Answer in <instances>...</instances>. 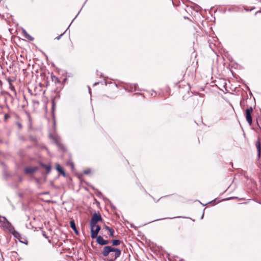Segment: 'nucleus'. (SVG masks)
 I'll return each instance as SVG.
<instances>
[{
    "mask_svg": "<svg viewBox=\"0 0 261 261\" xmlns=\"http://www.w3.org/2000/svg\"><path fill=\"white\" fill-rule=\"evenodd\" d=\"M102 219L100 215L95 213L92 217L90 221V225H97V223L101 221Z\"/></svg>",
    "mask_w": 261,
    "mask_h": 261,
    "instance_id": "20e7f679",
    "label": "nucleus"
},
{
    "mask_svg": "<svg viewBox=\"0 0 261 261\" xmlns=\"http://www.w3.org/2000/svg\"><path fill=\"white\" fill-rule=\"evenodd\" d=\"M91 172V170L89 169L84 171V173L86 174H89Z\"/></svg>",
    "mask_w": 261,
    "mask_h": 261,
    "instance_id": "dca6fc26",
    "label": "nucleus"
},
{
    "mask_svg": "<svg viewBox=\"0 0 261 261\" xmlns=\"http://www.w3.org/2000/svg\"><path fill=\"white\" fill-rule=\"evenodd\" d=\"M96 242L97 243L100 245H104L108 244L109 243V241L108 240H105L103 239V238L101 236L97 237Z\"/></svg>",
    "mask_w": 261,
    "mask_h": 261,
    "instance_id": "423d86ee",
    "label": "nucleus"
},
{
    "mask_svg": "<svg viewBox=\"0 0 261 261\" xmlns=\"http://www.w3.org/2000/svg\"><path fill=\"white\" fill-rule=\"evenodd\" d=\"M54 139L55 142L56 144H57V145L59 148L63 149V147L61 143L60 138H57V137H55V138H54Z\"/></svg>",
    "mask_w": 261,
    "mask_h": 261,
    "instance_id": "1a4fd4ad",
    "label": "nucleus"
},
{
    "mask_svg": "<svg viewBox=\"0 0 261 261\" xmlns=\"http://www.w3.org/2000/svg\"><path fill=\"white\" fill-rule=\"evenodd\" d=\"M22 33L23 34L25 38H27V39H28L30 40H33V38L32 37H31L30 35H29L25 30H24V29L22 30Z\"/></svg>",
    "mask_w": 261,
    "mask_h": 261,
    "instance_id": "9b49d317",
    "label": "nucleus"
},
{
    "mask_svg": "<svg viewBox=\"0 0 261 261\" xmlns=\"http://www.w3.org/2000/svg\"><path fill=\"white\" fill-rule=\"evenodd\" d=\"M36 169L35 168H27L25 169V172L27 173H32L35 172Z\"/></svg>",
    "mask_w": 261,
    "mask_h": 261,
    "instance_id": "f8f14e48",
    "label": "nucleus"
},
{
    "mask_svg": "<svg viewBox=\"0 0 261 261\" xmlns=\"http://www.w3.org/2000/svg\"><path fill=\"white\" fill-rule=\"evenodd\" d=\"M9 231L11 232V233L14 236L15 238L16 239H18V240L20 238V234L16 231L13 227H11V228H9Z\"/></svg>",
    "mask_w": 261,
    "mask_h": 261,
    "instance_id": "0eeeda50",
    "label": "nucleus"
},
{
    "mask_svg": "<svg viewBox=\"0 0 261 261\" xmlns=\"http://www.w3.org/2000/svg\"><path fill=\"white\" fill-rule=\"evenodd\" d=\"M120 241L118 240H115L112 241V244L113 246H118L120 244Z\"/></svg>",
    "mask_w": 261,
    "mask_h": 261,
    "instance_id": "2eb2a0df",
    "label": "nucleus"
},
{
    "mask_svg": "<svg viewBox=\"0 0 261 261\" xmlns=\"http://www.w3.org/2000/svg\"><path fill=\"white\" fill-rule=\"evenodd\" d=\"M0 223L3 225L4 227H5L9 229L12 227L11 223L8 221L5 217H3L2 219H0Z\"/></svg>",
    "mask_w": 261,
    "mask_h": 261,
    "instance_id": "39448f33",
    "label": "nucleus"
},
{
    "mask_svg": "<svg viewBox=\"0 0 261 261\" xmlns=\"http://www.w3.org/2000/svg\"><path fill=\"white\" fill-rule=\"evenodd\" d=\"M18 126H19V127H21V125L20 124L18 125Z\"/></svg>",
    "mask_w": 261,
    "mask_h": 261,
    "instance_id": "6ab92c4d",
    "label": "nucleus"
},
{
    "mask_svg": "<svg viewBox=\"0 0 261 261\" xmlns=\"http://www.w3.org/2000/svg\"><path fill=\"white\" fill-rule=\"evenodd\" d=\"M63 34H64V33H63V34H61V36H62V35H63Z\"/></svg>",
    "mask_w": 261,
    "mask_h": 261,
    "instance_id": "4be33fe9",
    "label": "nucleus"
},
{
    "mask_svg": "<svg viewBox=\"0 0 261 261\" xmlns=\"http://www.w3.org/2000/svg\"><path fill=\"white\" fill-rule=\"evenodd\" d=\"M56 169L57 170L60 172V173H61L63 176H65V172L63 170V169L61 168V167L60 166V165L59 164H57L56 165Z\"/></svg>",
    "mask_w": 261,
    "mask_h": 261,
    "instance_id": "9d476101",
    "label": "nucleus"
},
{
    "mask_svg": "<svg viewBox=\"0 0 261 261\" xmlns=\"http://www.w3.org/2000/svg\"><path fill=\"white\" fill-rule=\"evenodd\" d=\"M61 36H59V37H57V38H56V39H57V40H59V39H60V38H61Z\"/></svg>",
    "mask_w": 261,
    "mask_h": 261,
    "instance_id": "a211bd4d",
    "label": "nucleus"
},
{
    "mask_svg": "<svg viewBox=\"0 0 261 261\" xmlns=\"http://www.w3.org/2000/svg\"><path fill=\"white\" fill-rule=\"evenodd\" d=\"M253 112L252 107L248 108L246 110V119L248 124L251 125L252 124V116L251 114Z\"/></svg>",
    "mask_w": 261,
    "mask_h": 261,
    "instance_id": "7ed1b4c3",
    "label": "nucleus"
},
{
    "mask_svg": "<svg viewBox=\"0 0 261 261\" xmlns=\"http://www.w3.org/2000/svg\"><path fill=\"white\" fill-rule=\"evenodd\" d=\"M89 91L90 92V88H89Z\"/></svg>",
    "mask_w": 261,
    "mask_h": 261,
    "instance_id": "412c9836",
    "label": "nucleus"
},
{
    "mask_svg": "<svg viewBox=\"0 0 261 261\" xmlns=\"http://www.w3.org/2000/svg\"><path fill=\"white\" fill-rule=\"evenodd\" d=\"M46 169L47 170V172H49L50 171V167L49 166H47L46 167Z\"/></svg>",
    "mask_w": 261,
    "mask_h": 261,
    "instance_id": "f3484780",
    "label": "nucleus"
},
{
    "mask_svg": "<svg viewBox=\"0 0 261 261\" xmlns=\"http://www.w3.org/2000/svg\"><path fill=\"white\" fill-rule=\"evenodd\" d=\"M2 216H0V219H2Z\"/></svg>",
    "mask_w": 261,
    "mask_h": 261,
    "instance_id": "aec40b11",
    "label": "nucleus"
},
{
    "mask_svg": "<svg viewBox=\"0 0 261 261\" xmlns=\"http://www.w3.org/2000/svg\"><path fill=\"white\" fill-rule=\"evenodd\" d=\"M70 225L71 228L74 231L75 233L77 234L79 232L76 229L75 222L73 220H72L70 222Z\"/></svg>",
    "mask_w": 261,
    "mask_h": 261,
    "instance_id": "6e6552de",
    "label": "nucleus"
},
{
    "mask_svg": "<svg viewBox=\"0 0 261 261\" xmlns=\"http://www.w3.org/2000/svg\"><path fill=\"white\" fill-rule=\"evenodd\" d=\"M105 228L108 231H111V237H114V230L112 228H110L109 227H108L107 226H105Z\"/></svg>",
    "mask_w": 261,
    "mask_h": 261,
    "instance_id": "ddd939ff",
    "label": "nucleus"
},
{
    "mask_svg": "<svg viewBox=\"0 0 261 261\" xmlns=\"http://www.w3.org/2000/svg\"><path fill=\"white\" fill-rule=\"evenodd\" d=\"M100 230V227L98 225H90L91 237L92 239L96 238Z\"/></svg>",
    "mask_w": 261,
    "mask_h": 261,
    "instance_id": "f03ea898",
    "label": "nucleus"
},
{
    "mask_svg": "<svg viewBox=\"0 0 261 261\" xmlns=\"http://www.w3.org/2000/svg\"><path fill=\"white\" fill-rule=\"evenodd\" d=\"M101 253L103 256L109 257V261H114L120 255L121 251L118 248L111 246H105L103 248Z\"/></svg>",
    "mask_w": 261,
    "mask_h": 261,
    "instance_id": "f257e3e1",
    "label": "nucleus"
},
{
    "mask_svg": "<svg viewBox=\"0 0 261 261\" xmlns=\"http://www.w3.org/2000/svg\"><path fill=\"white\" fill-rule=\"evenodd\" d=\"M256 146L257 149L258 155H259L260 153V144L259 141L256 142Z\"/></svg>",
    "mask_w": 261,
    "mask_h": 261,
    "instance_id": "4468645a",
    "label": "nucleus"
}]
</instances>
